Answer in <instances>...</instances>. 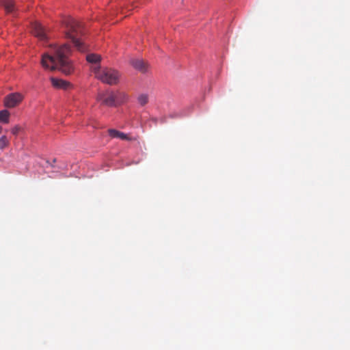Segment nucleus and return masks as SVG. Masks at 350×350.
Instances as JSON below:
<instances>
[{
  "mask_svg": "<svg viewBox=\"0 0 350 350\" xmlns=\"http://www.w3.org/2000/svg\"><path fill=\"white\" fill-rule=\"evenodd\" d=\"M70 53L71 49L68 44L52 46L50 52L42 55L41 64L45 69L58 70L65 75H70L73 70L68 58Z\"/></svg>",
  "mask_w": 350,
  "mask_h": 350,
  "instance_id": "nucleus-1",
  "label": "nucleus"
},
{
  "mask_svg": "<svg viewBox=\"0 0 350 350\" xmlns=\"http://www.w3.org/2000/svg\"><path fill=\"white\" fill-rule=\"evenodd\" d=\"M64 25L67 29L66 36L72 40L78 51L81 52L85 51L86 46L77 38V36L82 33L81 23L71 17H68L64 20Z\"/></svg>",
  "mask_w": 350,
  "mask_h": 350,
  "instance_id": "nucleus-2",
  "label": "nucleus"
},
{
  "mask_svg": "<svg viewBox=\"0 0 350 350\" xmlns=\"http://www.w3.org/2000/svg\"><path fill=\"white\" fill-rule=\"evenodd\" d=\"M95 77L104 83L114 85L118 83L120 73L111 68L100 67V65L92 66L91 68Z\"/></svg>",
  "mask_w": 350,
  "mask_h": 350,
  "instance_id": "nucleus-3",
  "label": "nucleus"
},
{
  "mask_svg": "<svg viewBox=\"0 0 350 350\" xmlns=\"http://www.w3.org/2000/svg\"><path fill=\"white\" fill-rule=\"evenodd\" d=\"M97 100L101 103L102 105L107 107H116V101L115 98V93L113 91L107 90L98 94Z\"/></svg>",
  "mask_w": 350,
  "mask_h": 350,
  "instance_id": "nucleus-4",
  "label": "nucleus"
},
{
  "mask_svg": "<svg viewBox=\"0 0 350 350\" xmlns=\"http://www.w3.org/2000/svg\"><path fill=\"white\" fill-rule=\"evenodd\" d=\"M23 99V96L18 92L10 94L4 100L5 107L12 108L18 105Z\"/></svg>",
  "mask_w": 350,
  "mask_h": 350,
  "instance_id": "nucleus-5",
  "label": "nucleus"
},
{
  "mask_svg": "<svg viewBox=\"0 0 350 350\" xmlns=\"http://www.w3.org/2000/svg\"><path fill=\"white\" fill-rule=\"evenodd\" d=\"M31 31L33 35L41 40H46L48 38L46 29L38 22H34L31 25Z\"/></svg>",
  "mask_w": 350,
  "mask_h": 350,
  "instance_id": "nucleus-6",
  "label": "nucleus"
},
{
  "mask_svg": "<svg viewBox=\"0 0 350 350\" xmlns=\"http://www.w3.org/2000/svg\"><path fill=\"white\" fill-rule=\"evenodd\" d=\"M51 81L53 86L57 89L67 90L70 86L68 81L61 79L51 77Z\"/></svg>",
  "mask_w": 350,
  "mask_h": 350,
  "instance_id": "nucleus-7",
  "label": "nucleus"
},
{
  "mask_svg": "<svg viewBox=\"0 0 350 350\" xmlns=\"http://www.w3.org/2000/svg\"><path fill=\"white\" fill-rule=\"evenodd\" d=\"M131 65L139 71L142 72H146L148 69V64L143 59H133L131 61Z\"/></svg>",
  "mask_w": 350,
  "mask_h": 350,
  "instance_id": "nucleus-8",
  "label": "nucleus"
},
{
  "mask_svg": "<svg viewBox=\"0 0 350 350\" xmlns=\"http://www.w3.org/2000/svg\"><path fill=\"white\" fill-rule=\"evenodd\" d=\"M0 6L3 7L8 14H12L15 11L13 0H0Z\"/></svg>",
  "mask_w": 350,
  "mask_h": 350,
  "instance_id": "nucleus-9",
  "label": "nucleus"
},
{
  "mask_svg": "<svg viewBox=\"0 0 350 350\" xmlns=\"http://www.w3.org/2000/svg\"><path fill=\"white\" fill-rule=\"evenodd\" d=\"M109 135L113 138H120L123 140H131V137L128 136V135L117 131L116 129H109L108 131Z\"/></svg>",
  "mask_w": 350,
  "mask_h": 350,
  "instance_id": "nucleus-10",
  "label": "nucleus"
},
{
  "mask_svg": "<svg viewBox=\"0 0 350 350\" xmlns=\"http://www.w3.org/2000/svg\"><path fill=\"white\" fill-rule=\"evenodd\" d=\"M114 93L117 106L127 100L128 95L126 93L121 91H116Z\"/></svg>",
  "mask_w": 350,
  "mask_h": 350,
  "instance_id": "nucleus-11",
  "label": "nucleus"
},
{
  "mask_svg": "<svg viewBox=\"0 0 350 350\" xmlns=\"http://www.w3.org/2000/svg\"><path fill=\"white\" fill-rule=\"evenodd\" d=\"M86 59L88 62L93 64L92 66L99 65L98 63L101 60V56L98 54L90 53L87 55Z\"/></svg>",
  "mask_w": 350,
  "mask_h": 350,
  "instance_id": "nucleus-12",
  "label": "nucleus"
},
{
  "mask_svg": "<svg viewBox=\"0 0 350 350\" xmlns=\"http://www.w3.org/2000/svg\"><path fill=\"white\" fill-rule=\"evenodd\" d=\"M10 113L8 110L3 109L0 111V122L8 123L9 122Z\"/></svg>",
  "mask_w": 350,
  "mask_h": 350,
  "instance_id": "nucleus-13",
  "label": "nucleus"
},
{
  "mask_svg": "<svg viewBox=\"0 0 350 350\" xmlns=\"http://www.w3.org/2000/svg\"><path fill=\"white\" fill-rule=\"evenodd\" d=\"M10 142L8 137L5 135H3L0 137V149L3 150L5 148L8 146Z\"/></svg>",
  "mask_w": 350,
  "mask_h": 350,
  "instance_id": "nucleus-14",
  "label": "nucleus"
},
{
  "mask_svg": "<svg viewBox=\"0 0 350 350\" xmlns=\"http://www.w3.org/2000/svg\"><path fill=\"white\" fill-rule=\"evenodd\" d=\"M138 103L144 106L148 102V96L146 94H140L137 98Z\"/></svg>",
  "mask_w": 350,
  "mask_h": 350,
  "instance_id": "nucleus-15",
  "label": "nucleus"
},
{
  "mask_svg": "<svg viewBox=\"0 0 350 350\" xmlns=\"http://www.w3.org/2000/svg\"><path fill=\"white\" fill-rule=\"evenodd\" d=\"M21 130V127L19 125H16L11 129V132L13 135H16Z\"/></svg>",
  "mask_w": 350,
  "mask_h": 350,
  "instance_id": "nucleus-16",
  "label": "nucleus"
},
{
  "mask_svg": "<svg viewBox=\"0 0 350 350\" xmlns=\"http://www.w3.org/2000/svg\"><path fill=\"white\" fill-rule=\"evenodd\" d=\"M2 130H3V128H2V126H0V134H1V132H2Z\"/></svg>",
  "mask_w": 350,
  "mask_h": 350,
  "instance_id": "nucleus-17",
  "label": "nucleus"
}]
</instances>
